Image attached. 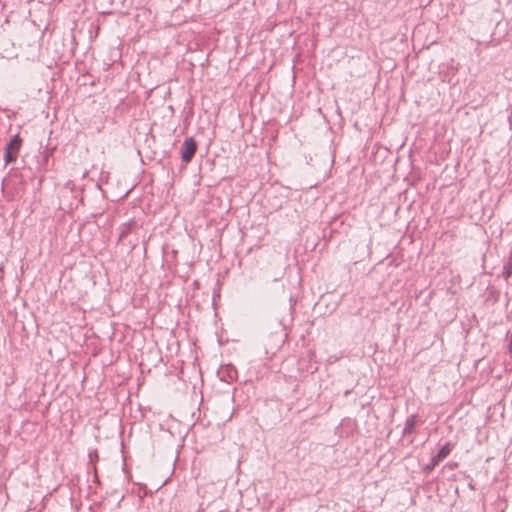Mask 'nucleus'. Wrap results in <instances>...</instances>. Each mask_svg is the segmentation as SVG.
<instances>
[{
	"label": "nucleus",
	"instance_id": "obj_1",
	"mask_svg": "<svg viewBox=\"0 0 512 512\" xmlns=\"http://www.w3.org/2000/svg\"><path fill=\"white\" fill-rule=\"evenodd\" d=\"M23 144L24 139L20 132H17L8 139L3 149V160L5 166L16 163Z\"/></svg>",
	"mask_w": 512,
	"mask_h": 512
},
{
	"label": "nucleus",
	"instance_id": "obj_2",
	"mask_svg": "<svg viewBox=\"0 0 512 512\" xmlns=\"http://www.w3.org/2000/svg\"><path fill=\"white\" fill-rule=\"evenodd\" d=\"M452 447L453 445L450 442L445 443L432 457L430 463L424 466L423 472L425 474H430L435 467L450 454Z\"/></svg>",
	"mask_w": 512,
	"mask_h": 512
},
{
	"label": "nucleus",
	"instance_id": "obj_3",
	"mask_svg": "<svg viewBox=\"0 0 512 512\" xmlns=\"http://www.w3.org/2000/svg\"><path fill=\"white\" fill-rule=\"evenodd\" d=\"M163 338L167 342L165 357L168 360H170L174 356H176L179 352V349H180L179 341L175 337L173 331L169 330V329H166L164 332H162V339Z\"/></svg>",
	"mask_w": 512,
	"mask_h": 512
},
{
	"label": "nucleus",
	"instance_id": "obj_4",
	"mask_svg": "<svg viewBox=\"0 0 512 512\" xmlns=\"http://www.w3.org/2000/svg\"><path fill=\"white\" fill-rule=\"evenodd\" d=\"M197 148L198 143L193 137L185 138L180 150L182 162L190 163L195 156Z\"/></svg>",
	"mask_w": 512,
	"mask_h": 512
},
{
	"label": "nucleus",
	"instance_id": "obj_5",
	"mask_svg": "<svg viewBox=\"0 0 512 512\" xmlns=\"http://www.w3.org/2000/svg\"><path fill=\"white\" fill-rule=\"evenodd\" d=\"M217 375L221 381L231 383L237 378V370L232 364H227L219 368Z\"/></svg>",
	"mask_w": 512,
	"mask_h": 512
},
{
	"label": "nucleus",
	"instance_id": "obj_6",
	"mask_svg": "<svg viewBox=\"0 0 512 512\" xmlns=\"http://www.w3.org/2000/svg\"><path fill=\"white\" fill-rule=\"evenodd\" d=\"M155 126H157V124H156V122H153V124L150 128L149 136H147V138L145 139L144 146L142 148L143 151H145V157L151 161L157 160L156 159L157 152L155 150L151 149V142L155 143V135H154V127Z\"/></svg>",
	"mask_w": 512,
	"mask_h": 512
},
{
	"label": "nucleus",
	"instance_id": "obj_7",
	"mask_svg": "<svg viewBox=\"0 0 512 512\" xmlns=\"http://www.w3.org/2000/svg\"><path fill=\"white\" fill-rule=\"evenodd\" d=\"M419 424L418 416L416 414L410 415L405 422L402 436L416 434V426Z\"/></svg>",
	"mask_w": 512,
	"mask_h": 512
},
{
	"label": "nucleus",
	"instance_id": "obj_8",
	"mask_svg": "<svg viewBox=\"0 0 512 512\" xmlns=\"http://www.w3.org/2000/svg\"><path fill=\"white\" fill-rule=\"evenodd\" d=\"M136 227H137L136 221H130V222L122 225L120 228L119 236H118V242L125 239Z\"/></svg>",
	"mask_w": 512,
	"mask_h": 512
},
{
	"label": "nucleus",
	"instance_id": "obj_9",
	"mask_svg": "<svg viewBox=\"0 0 512 512\" xmlns=\"http://www.w3.org/2000/svg\"><path fill=\"white\" fill-rule=\"evenodd\" d=\"M502 275L507 281L512 276V250L509 253L508 260L503 265Z\"/></svg>",
	"mask_w": 512,
	"mask_h": 512
},
{
	"label": "nucleus",
	"instance_id": "obj_10",
	"mask_svg": "<svg viewBox=\"0 0 512 512\" xmlns=\"http://www.w3.org/2000/svg\"><path fill=\"white\" fill-rule=\"evenodd\" d=\"M88 457H89V463L92 465V468H93V472L95 474V477H97V467H96V463L99 461V453H98V450L94 449L92 451L89 452L88 454Z\"/></svg>",
	"mask_w": 512,
	"mask_h": 512
},
{
	"label": "nucleus",
	"instance_id": "obj_11",
	"mask_svg": "<svg viewBox=\"0 0 512 512\" xmlns=\"http://www.w3.org/2000/svg\"><path fill=\"white\" fill-rule=\"evenodd\" d=\"M51 155H52V152L48 149H45L41 154V159L38 161L39 165L42 168H44L45 170H47V166H48L49 159H50Z\"/></svg>",
	"mask_w": 512,
	"mask_h": 512
},
{
	"label": "nucleus",
	"instance_id": "obj_12",
	"mask_svg": "<svg viewBox=\"0 0 512 512\" xmlns=\"http://www.w3.org/2000/svg\"><path fill=\"white\" fill-rule=\"evenodd\" d=\"M156 245L157 244V233H156V228L153 229V232L150 234V236L148 237V240L146 242V245L149 246V245Z\"/></svg>",
	"mask_w": 512,
	"mask_h": 512
},
{
	"label": "nucleus",
	"instance_id": "obj_13",
	"mask_svg": "<svg viewBox=\"0 0 512 512\" xmlns=\"http://www.w3.org/2000/svg\"><path fill=\"white\" fill-rule=\"evenodd\" d=\"M140 490L143 492V495L145 497L147 496H152L153 494V490L152 489H149L148 486L146 484H141L140 485Z\"/></svg>",
	"mask_w": 512,
	"mask_h": 512
},
{
	"label": "nucleus",
	"instance_id": "obj_14",
	"mask_svg": "<svg viewBox=\"0 0 512 512\" xmlns=\"http://www.w3.org/2000/svg\"><path fill=\"white\" fill-rule=\"evenodd\" d=\"M60 495H69V497L67 498L68 502L70 503V505L72 506L73 505V496H72V493L71 492H65V493H61Z\"/></svg>",
	"mask_w": 512,
	"mask_h": 512
},
{
	"label": "nucleus",
	"instance_id": "obj_15",
	"mask_svg": "<svg viewBox=\"0 0 512 512\" xmlns=\"http://www.w3.org/2000/svg\"><path fill=\"white\" fill-rule=\"evenodd\" d=\"M161 251H162V260H164V258L168 254L167 247L166 246H162Z\"/></svg>",
	"mask_w": 512,
	"mask_h": 512
},
{
	"label": "nucleus",
	"instance_id": "obj_16",
	"mask_svg": "<svg viewBox=\"0 0 512 512\" xmlns=\"http://www.w3.org/2000/svg\"><path fill=\"white\" fill-rule=\"evenodd\" d=\"M168 110H169L171 113H173V111H174V110H173V107H172L171 105H169V106H168Z\"/></svg>",
	"mask_w": 512,
	"mask_h": 512
},
{
	"label": "nucleus",
	"instance_id": "obj_17",
	"mask_svg": "<svg viewBox=\"0 0 512 512\" xmlns=\"http://www.w3.org/2000/svg\"><path fill=\"white\" fill-rule=\"evenodd\" d=\"M155 89H156V88L151 89L150 94H153V93H154V91H155ZM150 97H151V95H149L148 99H149Z\"/></svg>",
	"mask_w": 512,
	"mask_h": 512
},
{
	"label": "nucleus",
	"instance_id": "obj_18",
	"mask_svg": "<svg viewBox=\"0 0 512 512\" xmlns=\"http://www.w3.org/2000/svg\"><path fill=\"white\" fill-rule=\"evenodd\" d=\"M167 481H168V479L165 480L164 482H162L161 487H164L166 485Z\"/></svg>",
	"mask_w": 512,
	"mask_h": 512
}]
</instances>
